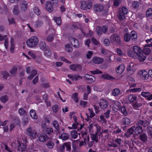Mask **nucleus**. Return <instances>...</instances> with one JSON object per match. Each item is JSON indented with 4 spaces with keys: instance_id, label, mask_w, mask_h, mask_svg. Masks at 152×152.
Here are the masks:
<instances>
[{
    "instance_id": "16",
    "label": "nucleus",
    "mask_w": 152,
    "mask_h": 152,
    "mask_svg": "<svg viewBox=\"0 0 152 152\" xmlns=\"http://www.w3.org/2000/svg\"><path fill=\"white\" fill-rule=\"evenodd\" d=\"M139 138L140 140L144 142H146L148 140L147 135L145 133L140 134Z\"/></svg>"
},
{
    "instance_id": "55",
    "label": "nucleus",
    "mask_w": 152,
    "mask_h": 152,
    "mask_svg": "<svg viewBox=\"0 0 152 152\" xmlns=\"http://www.w3.org/2000/svg\"><path fill=\"white\" fill-rule=\"evenodd\" d=\"M54 35L53 34L49 35L47 37V40L49 42H52L54 38Z\"/></svg>"
},
{
    "instance_id": "25",
    "label": "nucleus",
    "mask_w": 152,
    "mask_h": 152,
    "mask_svg": "<svg viewBox=\"0 0 152 152\" xmlns=\"http://www.w3.org/2000/svg\"><path fill=\"white\" fill-rule=\"evenodd\" d=\"M125 14L122 13L121 11L119 12L118 15V17L119 19L121 20H123L125 19L126 17L125 16Z\"/></svg>"
},
{
    "instance_id": "19",
    "label": "nucleus",
    "mask_w": 152,
    "mask_h": 152,
    "mask_svg": "<svg viewBox=\"0 0 152 152\" xmlns=\"http://www.w3.org/2000/svg\"><path fill=\"white\" fill-rule=\"evenodd\" d=\"M136 56V57L139 59L140 61H143L146 58V56L143 55L141 53H139V54Z\"/></svg>"
},
{
    "instance_id": "64",
    "label": "nucleus",
    "mask_w": 152,
    "mask_h": 152,
    "mask_svg": "<svg viewBox=\"0 0 152 152\" xmlns=\"http://www.w3.org/2000/svg\"><path fill=\"white\" fill-rule=\"evenodd\" d=\"M142 106V104L140 103H135L134 104V108L135 109L138 110V108L141 107Z\"/></svg>"
},
{
    "instance_id": "8",
    "label": "nucleus",
    "mask_w": 152,
    "mask_h": 152,
    "mask_svg": "<svg viewBox=\"0 0 152 152\" xmlns=\"http://www.w3.org/2000/svg\"><path fill=\"white\" fill-rule=\"evenodd\" d=\"M38 139L39 141L42 142H44L46 140L52 139V137H49L46 134H44L42 135H40L39 136Z\"/></svg>"
},
{
    "instance_id": "30",
    "label": "nucleus",
    "mask_w": 152,
    "mask_h": 152,
    "mask_svg": "<svg viewBox=\"0 0 152 152\" xmlns=\"http://www.w3.org/2000/svg\"><path fill=\"white\" fill-rule=\"evenodd\" d=\"M151 52V50L149 48L146 47L144 46V48L142 52L145 55H148L150 54Z\"/></svg>"
},
{
    "instance_id": "37",
    "label": "nucleus",
    "mask_w": 152,
    "mask_h": 152,
    "mask_svg": "<svg viewBox=\"0 0 152 152\" xmlns=\"http://www.w3.org/2000/svg\"><path fill=\"white\" fill-rule=\"evenodd\" d=\"M13 12L15 15H18L19 13L18 6L17 5H15L13 8Z\"/></svg>"
},
{
    "instance_id": "62",
    "label": "nucleus",
    "mask_w": 152,
    "mask_h": 152,
    "mask_svg": "<svg viewBox=\"0 0 152 152\" xmlns=\"http://www.w3.org/2000/svg\"><path fill=\"white\" fill-rule=\"evenodd\" d=\"M29 121V119L27 118H24L23 119L22 123L24 125H26Z\"/></svg>"
},
{
    "instance_id": "5",
    "label": "nucleus",
    "mask_w": 152,
    "mask_h": 152,
    "mask_svg": "<svg viewBox=\"0 0 152 152\" xmlns=\"http://www.w3.org/2000/svg\"><path fill=\"white\" fill-rule=\"evenodd\" d=\"M99 104L101 108L104 109L108 107V102L105 99H102L100 100Z\"/></svg>"
},
{
    "instance_id": "14",
    "label": "nucleus",
    "mask_w": 152,
    "mask_h": 152,
    "mask_svg": "<svg viewBox=\"0 0 152 152\" xmlns=\"http://www.w3.org/2000/svg\"><path fill=\"white\" fill-rule=\"evenodd\" d=\"M28 4L26 1H23L20 6V9L22 11L26 12L27 9Z\"/></svg>"
},
{
    "instance_id": "1",
    "label": "nucleus",
    "mask_w": 152,
    "mask_h": 152,
    "mask_svg": "<svg viewBox=\"0 0 152 152\" xmlns=\"http://www.w3.org/2000/svg\"><path fill=\"white\" fill-rule=\"evenodd\" d=\"M38 42V39L37 37L35 36H33L27 40L26 44L28 47L32 48L36 46Z\"/></svg>"
},
{
    "instance_id": "60",
    "label": "nucleus",
    "mask_w": 152,
    "mask_h": 152,
    "mask_svg": "<svg viewBox=\"0 0 152 152\" xmlns=\"http://www.w3.org/2000/svg\"><path fill=\"white\" fill-rule=\"evenodd\" d=\"M139 3L138 1H134V8L137 10L139 8Z\"/></svg>"
},
{
    "instance_id": "34",
    "label": "nucleus",
    "mask_w": 152,
    "mask_h": 152,
    "mask_svg": "<svg viewBox=\"0 0 152 152\" xmlns=\"http://www.w3.org/2000/svg\"><path fill=\"white\" fill-rule=\"evenodd\" d=\"M43 24V22L41 20H38L35 24V26L36 27H39L42 26Z\"/></svg>"
},
{
    "instance_id": "39",
    "label": "nucleus",
    "mask_w": 152,
    "mask_h": 152,
    "mask_svg": "<svg viewBox=\"0 0 152 152\" xmlns=\"http://www.w3.org/2000/svg\"><path fill=\"white\" fill-rule=\"evenodd\" d=\"M130 120L126 118H123L122 120V122L124 124H128L130 123Z\"/></svg>"
},
{
    "instance_id": "11",
    "label": "nucleus",
    "mask_w": 152,
    "mask_h": 152,
    "mask_svg": "<svg viewBox=\"0 0 152 152\" xmlns=\"http://www.w3.org/2000/svg\"><path fill=\"white\" fill-rule=\"evenodd\" d=\"M46 8L48 11L51 12L53 10V7L52 3L50 1H47L46 3Z\"/></svg>"
},
{
    "instance_id": "20",
    "label": "nucleus",
    "mask_w": 152,
    "mask_h": 152,
    "mask_svg": "<svg viewBox=\"0 0 152 152\" xmlns=\"http://www.w3.org/2000/svg\"><path fill=\"white\" fill-rule=\"evenodd\" d=\"M142 131V127L140 126H138L135 128L134 131L135 135H137L138 134H140Z\"/></svg>"
},
{
    "instance_id": "10",
    "label": "nucleus",
    "mask_w": 152,
    "mask_h": 152,
    "mask_svg": "<svg viewBox=\"0 0 152 152\" xmlns=\"http://www.w3.org/2000/svg\"><path fill=\"white\" fill-rule=\"evenodd\" d=\"M18 143V145L17 146L18 150L21 151H23L26 149V145L24 143H21L18 141H17Z\"/></svg>"
},
{
    "instance_id": "56",
    "label": "nucleus",
    "mask_w": 152,
    "mask_h": 152,
    "mask_svg": "<svg viewBox=\"0 0 152 152\" xmlns=\"http://www.w3.org/2000/svg\"><path fill=\"white\" fill-rule=\"evenodd\" d=\"M90 72L91 73V74L93 75H94V74H97L102 73V72L101 71L99 70V69H96L95 70L91 71Z\"/></svg>"
},
{
    "instance_id": "58",
    "label": "nucleus",
    "mask_w": 152,
    "mask_h": 152,
    "mask_svg": "<svg viewBox=\"0 0 152 152\" xmlns=\"http://www.w3.org/2000/svg\"><path fill=\"white\" fill-rule=\"evenodd\" d=\"M121 111L124 115H126L127 114V112L125 106H123L121 107Z\"/></svg>"
},
{
    "instance_id": "41",
    "label": "nucleus",
    "mask_w": 152,
    "mask_h": 152,
    "mask_svg": "<svg viewBox=\"0 0 152 152\" xmlns=\"http://www.w3.org/2000/svg\"><path fill=\"white\" fill-rule=\"evenodd\" d=\"M65 48L66 51L68 52H72V48L71 45L68 44L66 45L65 46Z\"/></svg>"
},
{
    "instance_id": "35",
    "label": "nucleus",
    "mask_w": 152,
    "mask_h": 152,
    "mask_svg": "<svg viewBox=\"0 0 152 152\" xmlns=\"http://www.w3.org/2000/svg\"><path fill=\"white\" fill-rule=\"evenodd\" d=\"M40 48L42 50H44L46 48V44L44 41L40 42L39 44Z\"/></svg>"
},
{
    "instance_id": "2",
    "label": "nucleus",
    "mask_w": 152,
    "mask_h": 152,
    "mask_svg": "<svg viewBox=\"0 0 152 152\" xmlns=\"http://www.w3.org/2000/svg\"><path fill=\"white\" fill-rule=\"evenodd\" d=\"M110 40L113 43H116L118 45L121 44L120 38L116 34H113L110 37Z\"/></svg>"
},
{
    "instance_id": "48",
    "label": "nucleus",
    "mask_w": 152,
    "mask_h": 152,
    "mask_svg": "<svg viewBox=\"0 0 152 152\" xmlns=\"http://www.w3.org/2000/svg\"><path fill=\"white\" fill-rule=\"evenodd\" d=\"M46 145L48 148L49 149H52L54 145V143L52 141H49L47 144Z\"/></svg>"
},
{
    "instance_id": "44",
    "label": "nucleus",
    "mask_w": 152,
    "mask_h": 152,
    "mask_svg": "<svg viewBox=\"0 0 152 152\" xmlns=\"http://www.w3.org/2000/svg\"><path fill=\"white\" fill-rule=\"evenodd\" d=\"M133 96L132 95H129L126 99L128 103L132 104L133 103Z\"/></svg>"
},
{
    "instance_id": "12",
    "label": "nucleus",
    "mask_w": 152,
    "mask_h": 152,
    "mask_svg": "<svg viewBox=\"0 0 152 152\" xmlns=\"http://www.w3.org/2000/svg\"><path fill=\"white\" fill-rule=\"evenodd\" d=\"M125 67L124 65L122 64L119 65L116 70L117 73L119 75L121 74L125 70Z\"/></svg>"
},
{
    "instance_id": "15",
    "label": "nucleus",
    "mask_w": 152,
    "mask_h": 152,
    "mask_svg": "<svg viewBox=\"0 0 152 152\" xmlns=\"http://www.w3.org/2000/svg\"><path fill=\"white\" fill-rule=\"evenodd\" d=\"M93 61L95 64H99L103 62V59L100 58L94 57L93 59Z\"/></svg>"
},
{
    "instance_id": "7",
    "label": "nucleus",
    "mask_w": 152,
    "mask_h": 152,
    "mask_svg": "<svg viewBox=\"0 0 152 152\" xmlns=\"http://www.w3.org/2000/svg\"><path fill=\"white\" fill-rule=\"evenodd\" d=\"M94 9L95 12H99L103 10L104 7L101 4H96L94 6Z\"/></svg>"
},
{
    "instance_id": "32",
    "label": "nucleus",
    "mask_w": 152,
    "mask_h": 152,
    "mask_svg": "<svg viewBox=\"0 0 152 152\" xmlns=\"http://www.w3.org/2000/svg\"><path fill=\"white\" fill-rule=\"evenodd\" d=\"M18 112L19 114L21 115H26L27 114V112L23 107H21L18 110Z\"/></svg>"
},
{
    "instance_id": "21",
    "label": "nucleus",
    "mask_w": 152,
    "mask_h": 152,
    "mask_svg": "<svg viewBox=\"0 0 152 152\" xmlns=\"http://www.w3.org/2000/svg\"><path fill=\"white\" fill-rule=\"evenodd\" d=\"M132 67H133V65H132V63L130 64L127 67L126 69L127 71V73L129 76V75H130V73H131V72H132V74L133 73V70H132Z\"/></svg>"
},
{
    "instance_id": "59",
    "label": "nucleus",
    "mask_w": 152,
    "mask_h": 152,
    "mask_svg": "<svg viewBox=\"0 0 152 152\" xmlns=\"http://www.w3.org/2000/svg\"><path fill=\"white\" fill-rule=\"evenodd\" d=\"M114 129L115 130L113 132V133L115 134H118L121 132H122L121 129L117 127L116 128H114Z\"/></svg>"
},
{
    "instance_id": "53",
    "label": "nucleus",
    "mask_w": 152,
    "mask_h": 152,
    "mask_svg": "<svg viewBox=\"0 0 152 152\" xmlns=\"http://www.w3.org/2000/svg\"><path fill=\"white\" fill-rule=\"evenodd\" d=\"M151 93L149 92H142L141 95L144 97H149L150 96Z\"/></svg>"
},
{
    "instance_id": "29",
    "label": "nucleus",
    "mask_w": 152,
    "mask_h": 152,
    "mask_svg": "<svg viewBox=\"0 0 152 152\" xmlns=\"http://www.w3.org/2000/svg\"><path fill=\"white\" fill-rule=\"evenodd\" d=\"M91 138L93 141H95L96 143H97L98 142V136L96 133L95 134H91Z\"/></svg>"
},
{
    "instance_id": "23",
    "label": "nucleus",
    "mask_w": 152,
    "mask_h": 152,
    "mask_svg": "<svg viewBox=\"0 0 152 152\" xmlns=\"http://www.w3.org/2000/svg\"><path fill=\"white\" fill-rule=\"evenodd\" d=\"M44 53L45 55L48 57H49L50 56L51 54V51L50 49L48 48H46L44 50Z\"/></svg>"
},
{
    "instance_id": "57",
    "label": "nucleus",
    "mask_w": 152,
    "mask_h": 152,
    "mask_svg": "<svg viewBox=\"0 0 152 152\" xmlns=\"http://www.w3.org/2000/svg\"><path fill=\"white\" fill-rule=\"evenodd\" d=\"M72 98L74 99V100L75 102H78V100L77 99V93H75L73 94L72 96Z\"/></svg>"
},
{
    "instance_id": "27",
    "label": "nucleus",
    "mask_w": 152,
    "mask_h": 152,
    "mask_svg": "<svg viewBox=\"0 0 152 152\" xmlns=\"http://www.w3.org/2000/svg\"><path fill=\"white\" fill-rule=\"evenodd\" d=\"M133 127H132L129 129L126 133L125 134V135L127 137H129L130 136L133 134Z\"/></svg>"
},
{
    "instance_id": "63",
    "label": "nucleus",
    "mask_w": 152,
    "mask_h": 152,
    "mask_svg": "<svg viewBox=\"0 0 152 152\" xmlns=\"http://www.w3.org/2000/svg\"><path fill=\"white\" fill-rule=\"evenodd\" d=\"M119 11H121L122 13H123L125 15L127 14L128 12V10L127 8L124 7H122L121 10H120Z\"/></svg>"
},
{
    "instance_id": "52",
    "label": "nucleus",
    "mask_w": 152,
    "mask_h": 152,
    "mask_svg": "<svg viewBox=\"0 0 152 152\" xmlns=\"http://www.w3.org/2000/svg\"><path fill=\"white\" fill-rule=\"evenodd\" d=\"M124 38L125 41L128 42L130 39V35L129 34L127 33L125 34L124 35Z\"/></svg>"
},
{
    "instance_id": "45",
    "label": "nucleus",
    "mask_w": 152,
    "mask_h": 152,
    "mask_svg": "<svg viewBox=\"0 0 152 152\" xmlns=\"http://www.w3.org/2000/svg\"><path fill=\"white\" fill-rule=\"evenodd\" d=\"M53 126L55 127L56 129L58 132H59V125L58 121H54L53 122Z\"/></svg>"
},
{
    "instance_id": "61",
    "label": "nucleus",
    "mask_w": 152,
    "mask_h": 152,
    "mask_svg": "<svg viewBox=\"0 0 152 152\" xmlns=\"http://www.w3.org/2000/svg\"><path fill=\"white\" fill-rule=\"evenodd\" d=\"M2 75L3 76V78L5 79H7V78L10 76V74L6 72H3Z\"/></svg>"
},
{
    "instance_id": "40",
    "label": "nucleus",
    "mask_w": 152,
    "mask_h": 152,
    "mask_svg": "<svg viewBox=\"0 0 152 152\" xmlns=\"http://www.w3.org/2000/svg\"><path fill=\"white\" fill-rule=\"evenodd\" d=\"M96 31L97 34L98 35H101L102 33L101 29V27L99 26H97L96 29Z\"/></svg>"
},
{
    "instance_id": "43",
    "label": "nucleus",
    "mask_w": 152,
    "mask_h": 152,
    "mask_svg": "<svg viewBox=\"0 0 152 152\" xmlns=\"http://www.w3.org/2000/svg\"><path fill=\"white\" fill-rule=\"evenodd\" d=\"M133 47L132 46L131 48L129 47L128 48L127 54L129 56L132 57L133 56Z\"/></svg>"
},
{
    "instance_id": "28",
    "label": "nucleus",
    "mask_w": 152,
    "mask_h": 152,
    "mask_svg": "<svg viewBox=\"0 0 152 152\" xmlns=\"http://www.w3.org/2000/svg\"><path fill=\"white\" fill-rule=\"evenodd\" d=\"M65 147L66 148V151H70L71 149V142H67L64 143Z\"/></svg>"
},
{
    "instance_id": "31",
    "label": "nucleus",
    "mask_w": 152,
    "mask_h": 152,
    "mask_svg": "<svg viewBox=\"0 0 152 152\" xmlns=\"http://www.w3.org/2000/svg\"><path fill=\"white\" fill-rule=\"evenodd\" d=\"M120 90L118 88H115L112 91V94L114 96H118L120 92Z\"/></svg>"
},
{
    "instance_id": "36",
    "label": "nucleus",
    "mask_w": 152,
    "mask_h": 152,
    "mask_svg": "<svg viewBox=\"0 0 152 152\" xmlns=\"http://www.w3.org/2000/svg\"><path fill=\"white\" fill-rule=\"evenodd\" d=\"M142 74V76L145 77V79H146L148 78V75L147 72L145 70L140 71L138 72L139 74Z\"/></svg>"
},
{
    "instance_id": "13",
    "label": "nucleus",
    "mask_w": 152,
    "mask_h": 152,
    "mask_svg": "<svg viewBox=\"0 0 152 152\" xmlns=\"http://www.w3.org/2000/svg\"><path fill=\"white\" fill-rule=\"evenodd\" d=\"M69 67L73 71L78 70L82 68L80 65L77 64L70 65Z\"/></svg>"
},
{
    "instance_id": "51",
    "label": "nucleus",
    "mask_w": 152,
    "mask_h": 152,
    "mask_svg": "<svg viewBox=\"0 0 152 152\" xmlns=\"http://www.w3.org/2000/svg\"><path fill=\"white\" fill-rule=\"evenodd\" d=\"M8 99V97L7 95H5L3 96H2L0 98V100L3 103H5Z\"/></svg>"
},
{
    "instance_id": "46",
    "label": "nucleus",
    "mask_w": 152,
    "mask_h": 152,
    "mask_svg": "<svg viewBox=\"0 0 152 152\" xmlns=\"http://www.w3.org/2000/svg\"><path fill=\"white\" fill-rule=\"evenodd\" d=\"M54 20L56 22L57 24L58 25H60L61 24V21L60 17L57 18L54 17Z\"/></svg>"
},
{
    "instance_id": "50",
    "label": "nucleus",
    "mask_w": 152,
    "mask_h": 152,
    "mask_svg": "<svg viewBox=\"0 0 152 152\" xmlns=\"http://www.w3.org/2000/svg\"><path fill=\"white\" fill-rule=\"evenodd\" d=\"M46 133L47 134L50 135L53 132V129L52 128H47L46 129Z\"/></svg>"
},
{
    "instance_id": "26",
    "label": "nucleus",
    "mask_w": 152,
    "mask_h": 152,
    "mask_svg": "<svg viewBox=\"0 0 152 152\" xmlns=\"http://www.w3.org/2000/svg\"><path fill=\"white\" fill-rule=\"evenodd\" d=\"M69 136V135L68 133H62L61 136H60L59 137L63 140H66L68 138Z\"/></svg>"
},
{
    "instance_id": "4",
    "label": "nucleus",
    "mask_w": 152,
    "mask_h": 152,
    "mask_svg": "<svg viewBox=\"0 0 152 152\" xmlns=\"http://www.w3.org/2000/svg\"><path fill=\"white\" fill-rule=\"evenodd\" d=\"M69 39L71 44L74 47L76 48L79 47V43L77 39L73 37H70L69 38Z\"/></svg>"
},
{
    "instance_id": "49",
    "label": "nucleus",
    "mask_w": 152,
    "mask_h": 152,
    "mask_svg": "<svg viewBox=\"0 0 152 152\" xmlns=\"http://www.w3.org/2000/svg\"><path fill=\"white\" fill-rule=\"evenodd\" d=\"M152 15V9L149 8L146 11V15L147 17H149Z\"/></svg>"
},
{
    "instance_id": "42",
    "label": "nucleus",
    "mask_w": 152,
    "mask_h": 152,
    "mask_svg": "<svg viewBox=\"0 0 152 152\" xmlns=\"http://www.w3.org/2000/svg\"><path fill=\"white\" fill-rule=\"evenodd\" d=\"M88 110L89 111L90 113V116H89V115H88L87 113H86V114L87 116L88 119V121L89 120L88 118L89 117L92 118L95 115V113H94L93 111L91 110L90 108H89L88 109Z\"/></svg>"
},
{
    "instance_id": "9",
    "label": "nucleus",
    "mask_w": 152,
    "mask_h": 152,
    "mask_svg": "<svg viewBox=\"0 0 152 152\" xmlns=\"http://www.w3.org/2000/svg\"><path fill=\"white\" fill-rule=\"evenodd\" d=\"M68 77L73 81H77L80 79H82V77L81 76L77 75H73L71 74H69L68 75Z\"/></svg>"
},
{
    "instance_id": "47",
    "label": "nucleus",
    "mask_w": 152,
    "mask_h": 152,
    "mask_svg": "<svg viewBox=\"0 0 152 152\" xmlns=\"http://www.w3.org/2000/svg\"><path fill=\"white\" fill-rule=\"evenodd\" d=\"M72 137L74 139H76L77 136V133L76 130H73L71 132Z\"/></svg>"
},
{
    "instance_id": "54",
    "label": "nucleus",
    "mask_w": 152,
    "mask_h": 152,
    "mask_svg": "<svg viewBox=\"0 0 152 152\" xmlns=\"http://www.w3.org/2000/svg\"><path fill=\"white\" fill-rule=\"evenodd\" d=\"M33 10L34 12L37 15H39L40 14V10L37 7H34Z\"/></svg>"
},
{
    "instance_id": "17",
    "label": "nucleus",
    "mask_w": 152,
    "mask_h": 152,
    "mask_svg": "<svg viewBox=\"0 0 152 152\" xmlns=\"http://www.w3.org/2000/svg\"><path fill=\"white\" fill-rule=\"evenodd\" d=\"M101 77L102 78L106 79V80H111L112 79H114V77L107 74H104L101 75Z\"/></svg>"
},
{
    "instance_id": "33",
    "label": "nucleus",
    "mask_w": 152,
    "mask_h": 152,
    "mask_svg": "<svg viewBox=\"0 0 152 152\" xmlns=\"http://www.w3.org/2000/svg\"><path fill=\"white\" fill-rule=\"evenodd\" d=\"M80 8L81 10H85L87 8V4L86 2L83 1H81Z\"/></svg>"
},
{
    "instance_id": "24",
    "label": "nucleus",
    "mask_w": 152,
    "mask_h": 152,
    "mask_svg": "<svg viewBox=\"0 0 152 152\" xmlns=\"http://www.w3.org/2000/svg\"><path fill=\"white\" fill-rule=\"evenodd\" d=\"M30 115L32 118L35 119H36L37 118V116L35 111L34 110H30Z\"/></svg>"
},
{
    "instance_id": "6",
    "label": "nucleus",
    "mask_w": 152,
    "mask_h": 152,
    "mask_svg": "<svg viewBox=\"0 0 152 152\" xmlns=\"http://www.w3.org/2000/svg\"><path fill=\"white\" fill-rule=\"evenodd\" d=\"M83 77L86 80L90 83L94 82L95 80V77L94 76L92 75H89L87 74H85Z\"/></svg>"
},
{
    "instance_id": "38",
    "label": "nucleus",
    "mask_w": 152,
    "mask_h": 152,
    "mask_svg": "<svg viewBox=\"0 0 152 152\" xmlns=\"http://www.w3.org/2000/svg\"><path fill=\"white\" fill-rule=\"evenodd\" d=\"M80 127H79V126H77L75 124H73L72 125V128L73 127V129H77L78 131L82 129L83 127V125L82 124H80Z\"/></svg>"
},
{
    "instance_id": "3",
    "label": "nucleus",
    "mask_w": 152,
    "mask_h": 152,
    "mask_svg": "<svg viewBox=\"0 0 152 152\" xmlns=\"http://www.w3.org/2000/svg\"><path fill=\"white\" fill-rule=\"evenodd\" d=\"M26 133L28 136L32 139H34L36 138L37 134L36 132L30 127H29L26 129Z\"/></svg>"
},
{
    "instance_id": "22",
    "label": "nucleus",
    "mask_w": 152,
    "mask_h": 152,
    "mask_svg": "<svg viewBox=\"0 0 152 152\" xmlns=\"http://www.w3.org/2000/svg\"><path fill=\"white\" fill-rule=\"evenodd\" d=\"M140 48L137 46H134V52L136 54V56L140 53L141 52Z\"/></svg>"
},
{
    "instance_id": "18",
    "label": "nucleus",
    "mask_w": 152,
    "mask_h": 152,
    "mask_svg": "<svg viewBox=\"0 0 152 152\" xmlns=\"http://www.w3.org/2000/svg\"><path fill=\"white\" fill-rule=\"evenodd\" d=\"M72 141V146L73 149L72 152L73 151L75 152L77 150V147L78 144V140H73Z\"/></svg>"
}]
</instances>
